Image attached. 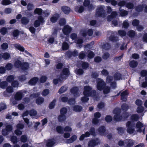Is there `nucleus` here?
<instances>
[{
	"mask_svg": "<svg viewBox=\"0 0 147 147\" xmlns=\"http://www.w3.org/2000/svg\"><path fill=\"white\" fill-rule=\"evenodd\" d=\"M131 121H129L126 123V127H127V131L128 134H132L135 131V123L134 121H138L139 119L138 116L137 114L132 115L131 117Z\"/></svg>",
	"mask_w": 147,
	"mask_h": 147,
	"instance_id": "f257e3e1",
	"label": "nucleus"
},
{
	"mask_svg": "<svg viewBox=\"0 0 147 147\" xmlns=\"http://www.w3.org/2000/svg\"><path fill=\"white\" fill-rule=\"evenodd\" d=\"M83 93L84 95H86L93 97H95L96 95V91L94 89L92 90L91 86L87 85L84 87Z\"/></svg>",
	"mask_w": 147,
	"mask_h": 147,
	"instance_id": "f03ea898",
	"label": "nucleus"
},
{
	"mask_svg": "<svg viewBox=\"0 0 147 147\" xmlns=\"http://www.w3.org/2000/svg\"><path fill=\"white\" fill-rule=\"evenodd\" d=\"M96 88L97 89L101 91L104 89V88L106 85V83L101 78H98L96 80Z\"/></svg>",
	"mask_w": 147,
	"mask_h": 147,
	"instance_id": "7ed1b4c3",
	"label": "nucleus"
},
{
	"mask_svg": "<svg viewBox=\"0 0 147 147\" xmlns=\"http://www.w3.org/2000/svg\"><path fill=\"white\" fill-rule=\"evenodd\" d=\"M105 12L104 7L100 5L97 8L95 13L96 17H104L105 16Z\"/></svg>",
	"mask_w": 147,
	"mask_h": 147,
	"instance_id": "20e7f679",
	"label": "nucleus"
},
{
	"mask_svg": "<svg viewBox=\"0 0 147 147\" xmlns=\"http://www.w3.org/2000/svg\"><path fill=\"white\" fill-rule=\"evenodd\" d=\"M78 52L77 50H74L73 51L68 50L66 51L65 53L66 56L69 58H71L72 57H76L78 55Z\"/></svg>",
	"mask_w": 147,
	"mask_h": 147,
	"instance_id": "39448f33",
	"label": "nucleus"
},
{
	"mask_svg": "<svg viewBox=\"0 0 147 147\" xmlns=\"http://www.w3.org/2000/svg\"><path fill=\"white\" fill-rule=\"evenodd\" d=\"M72 30V28L69 25H66L62 29V31L64 34L68 35Z\"/></svg>",
	"mask_w": 147,
	"mask_h": 147,
	"instance_id": "423d86ee",
	"label": "nucleus"
},
{
	"mask_svg": "<svg viewBox=\"0 0 147 147\" xmlns=\"http://www.w3.org/2000/svg\"><path fill=\"white\" fill-rule=\"evenodd\" d=\"M129 94V93L127 90H125L122 92L120 94L121 97V99L122 101L126 102L127 100V96Z\"/></svg>",
	"mask_w": 147,
	"mask_h": 147,
	"instance_id": "0eeeda50",
	"label": "nucleus"
},
{
	"mask_svg": "<svg viewBox=\"0 0 147 147\" xmlns=\"http://www.w3.org/2000/svg\"><path fill=\"white\" fill-rule=\"evenodd\" d=\"M79 89L77 86H74L70 89V92L74 96L76 97L79 96Z\"/></svg>",
	"mask_w": 147,
	"mask_h": 147,
	"instance_id": "6e6552de",
	"label": "nucleus"
},
{
	"mask_svg": "<svg viewBox=\"0 0 147 147\" xmlns=\"http://www.w3.org/2000/svg\"><path fill=\"white\" fill-rule=\"evenodd\" d=\"M55 144L54 138L48 139L46 142V145L47 147H52Z\"/></svg>",
	"mask_w": 147,
	"mask_h": 147,
	"instance_id": "1a4fd4ad",
	"label": "nucleus"
},
{
	"mask_svg": "<svg viewBox=\"0 0 147 147\" xmlns=\"http://www.w3.org/2000/svg\"><path fill=\"white\" fill-rule=\"evenodd\" d=\"M98 140L96 139H92L88 142V145L89 147H94L98 145Z\"/></svg>",
	"mask_w": 147,
	"mask_h": 147,
	"instance_id": "9d476101",
	"label": "nucleus"
},
{
	"mask_svg": "<svg viewBox=\"0 0 147 147\" xmlns=\"http://www.w3.org/2000/svg\"><path fill=\"white\" fill-rule=\"evenodd\" d=\"M70 73L69 70L67 68H65L63 69L61 73V78L63 79H64L62 77L63 75H65L66 76H68L70 75Z\"/></svg>",
	"mask_w": 147,
	"mask_h": 147,
	"instance_id": "9b49d317",
	"label": "nucleus"
},
{
	"mask_svg": "<svg viewBox=\"0 0 147 147\" xmlns=\"http://www.w3.org/2000/svg\"><path fill=\"white\" fill-rule=\"evenodd\" d=\"M144 126L143 124L140 121H138L136 123V127L137 129V131L139 133L142 132V128Z\"/></svg>",
	"mask_w": 147,
	"mask_h": 147,
	"instance_id": "f8f14e48",
	"label": "nucleus"
},
{
	"mask_svg": "<svg viewBox=\"0 0 147 147\" xmlns=\"http://www.w3.org/2000/svg\"><path fill=\"white\" fill-rule=\"evenodd\" d=\"M126 147H132L134 144L133 141L131 139H127L125 141Z\"/></svg>",
	"mask_w": 147,
	"mask_h": 147,
	"instance_id": "ddd939ff",
	"label": "nucleus"
},
{
	"mask_svg": "<svg viewBox=\"0 0 147 147\" xmlns=\"http://www.w3.org/2000/svg\"><path fill=\"white\" fill-rule=\"evenodd\" d=\"M61 9L64 13L66 14H68L70 12L71 10L69 7L66 6H62Z\"/></svg>",
	"mask_w": 147,
	"mask_h": 147,
	"instance_id": "4468645a",
	"label": "nucleus"
},
{
	"mask_svg": "<svg viewBox=\"0 0 147 147\" xmlns=\"http://www.w3.org/2000/svg\"><path fill=\"white\" fill-rule=\"evenodd\" d=\"M54 16H52L50 18V21L53 23H55L57 22L60 17L59 14L57 13H56L54 15Z\"/></svg>",
	"mask_w": 147,
	"mask_h": 147,
	"instance_id": "2eb2a0df",
	"label": "nucleus"
},
{
	"mask_svg": "<svg viewBox=\"0 0 147 147\" xmlns=\"http://www.w3.org/2000/svg\"><path fill=\"white\" fill-rule=\"evenodd\" d=\"M22 93L20 92H17L15 95L14 98L16 100L19 101L22 99Z\"/></svg>",
	"mask_w": 147,
	"mask_h": 147,
	"instance_id": "dca6fc26",
	"label": "nucleus"
},
{
	"mask_svg": "<svg viewBox=\"0 0 147 147\" xmlns=\"http://www.w3.org/2000/svg\"><path fill=\"white\" fill-rule=\"evenodd\" d=\"M38 78L37 77H34L31 79L29 81L28 83L29 84L31 85H35L38 82Z\"/></svg>",
	"mask_w": 147,
	"mask_h": 147,
	"instance_id": "f3484780",
	"label": "nucleus"
},
{
	"mask_svg": "<svg viewBox=\"0 0 147 147\" xmlns=\"http://www.w3.org/2000/svg\"><path fill=\"white\" fill-rule=\"evenodd\" d=\"M20 67L21 69L23 71L28 69L29 67V64L27 62H22Z\"/></svg>",
	"mask_w": 147,
	"mask_h": 147,
	"instance_id": "a211bd4d",
	"label": "nucleus"
},
{
	"mask_svg": "<svg viewBox=\"0 0 147 147\" xmlns=\"http://www.w3.org/2000/svg\"><path fill=\"white\" fill-rule=\"evenodd\" d=\"M144 6V4L139 5L136 7L135 8L136 11L138 12H142L143 10Z\"/></svg>",
	"mask_w": 147,
	"mask_h": 147,
	"instance_id": "6ab92c4d",
	"label": "nucleus"
},
{
	"mask_svg": "<svg viewBox=\"0 0 147 147\" xmlns=\"http://www.w3.org/2000/svg\"><path fill=\"white\" fill-rule=\"evenodd\" d=\"M109 39L110 41L113 42H117L118 40V37L115 36L114 35L111 34L109 37Z\"/></svg>",
	"mask_w": 147,
	"mask_h": 147,
	"instance_id": "aec40b11",
	"label": "nucleus"
},
{
	"mask_svg": "<svg viewBox=\"0 0 147 147\" xmlns=\"http://www.w3.org/2000/svg\"><path fill=\"white\" fill-rule=\"evenodd\" d=\"M123 119L122 116L120 114L115 115L113 117V120L115 121H119Z\"/></svg>",
	"mask_w": 147,
	"mask_h": 147,
	"instance_id": "412c9836",
	"label": "nucleus"
},
{
	"mask_svg": "<svg viewBox=\"0 0 147 147\" xmlns=\"http://www.w3.org/2000/svg\"><path fill=\"white\" fill-rule=\"evenodd\" d=\"M129 108L128 105L125 103H123L121 105V110L124 112H127Z\"/></svg>",
	"mask_w": 147,
	"mask_h": 147,
	"instance_id": "4be33fe9",
	"label": "nucleus"
},
{
	"mask_svg": "<svg viewBox=\"0 0 147 147\" xmlns=\"http://www.w3.org/2000/svg\"><path fill=\"white\" fill-rule=\"evenodd\" d=\"M77 138V136L76 135L72 136L69 139L67 140V142L68 143H71L75 141Z\"/></svg>",
	"mask_w": 147,
	"mask_h": 147,
	"instance_id": "5701e85b",
	"label": "nucleus"
},
{
	"mask_svg": "<svg viewBox=\"0 0 147 147\" xmlns=\"http://www.w3.org/2000/svg\"><path fill=\"white\" fill-rule=\"evenodd\" d=\"M114 79L115 80H119L122 79V74L116 72L113 75Z\"/></svg>",
	"mask_w": 147,
	"mask_h": 147,
	"instance_id": "b1692460",
	"label": "nucleus"
},
{
	"mask_svg": "<svg viewBox=\"0 0 147 147\" xmlns=\"http://www.w3.org/2000/svg\"><path fill=\"white\" fill-rule=\"evenodd\" d=\"M138 65V62L134 60L131 61L129 63V65L130 67L133 68L136 67Z\"/></svg>",
	"mask_w": 147,
	"mask_h": 147,
	"instance_id": "393cba45",
	"label": "nucleus"
},
{
	"mask_svg": "<svg viewBox=\"0 0 147 147\" xmlns=\"http://www.w3.org/2000/svg\"><path fill=\"white\" fill-rule=\"evenodd\" d=\"M127 35L130 38H134L136 35V33L133 30H131L128 31L127 33Z\"/></svg>",
	"mask_w": 147,
	"mask_h": 147,
	"instance_id": "a878e982",
	"label": "nucleus"
},
{
	"mask_svg": "<svg viewBox=\"0 0 147 147\" xmlns=\"http://www.w3.org/2000/svg\"><path fill=\"white\" fill-rule=\"evenodd\" d=\"M98 130L99 133L101 134H104L105 132L106 129L104 126H101L99 127Z\"/></svg>",
	"mask_w": 147,
	"mask_h": 147,
	"instance_id": "bb28decb",
	"label": "nucleus"
},
{
	"mask_svg": "<svg viewBox=\"0 0 147 147\" xmlns=\"http://www.w3.org/2000/svg\"><path fill=\"white\" fill-rule=\"evenodd\" d=\"M66 118L65 115L61 114L59 115L58 117V121L59 122H62L64 121Z\"/></svg>",
	"mask_w": 147,
	"mask_h": 147,
	"instance_id": "cd10ccee",
	"label": "nucleus"
},
{
	"mask_svg": "<svg viewBox=\"0 0 147 147\" xmlns=\"http://www.w3.org/2000/svg\"><path fill=\"white\" fill-rule=\"evenodd\" d=\"M56 101V99H54L50 103L49 106V108L50 109H52L54 108L55 106Z\"/></svg>",
	"mask_w": 147,
	"mask_h": 147,
	"instance_id": "c85d7f7f",
	"label": "nucleus"
},
{
	"mask_svg": "<svg viewBox=\"0 0 147 147\" xmlns=\"http://www.w3.org/2000/svg\"><path fill=\"white\" fill-rule=\"evenodd\" d=\"M21 21V23L24 25H26L29 22V20L28 18L25 17H22Z\"/></svg>",
	"mask_w": 147,
	"mask_h": 147,
	"instance_id": "c756f323",
	"label": "nucleus"
},
{
	"mask_svg": "<svg viewBox=\"0 0 147 147\" xmlns=\"http://www.w3.org/2000/svg\"><path fill=\"white\" fill-rule=\"evenodd\" d=\"M82 109V107L80 106L76 105L73 107V110L76 112H80Z\"/></svg>",
	"mask_w": 147,
	"mask_h": 147,
	"instance_id": "7c9ffc66",
	"label": "nucleus"
},
{
	"mask_svg": "<svg viewBox=\"0 0 147 147\" xmlns=\"http://www.w3.org/2000/svg\"><path fill=\"white\" fill-rule=\"evenodd\" d=\"M44 99L41 97H38L36 100V103L38 105H40L43 102Z\"/></svg>",
	"mask_w": 147,
	"mask_h": 147,
	"instance_id": "2f4dec72",
	"label": "nucleus"
},
{
	"mask_svg": "<svg viewBox=\"0 0 147 147\" xmlns=\"http://www.w3.org/2000/svg\"><path fill=\"white\" fill-rule=\"evenodd\" d=\"M84 9V7L83 6H81L80 7L77 6L75 8V10L78 11L79 13H82Z\"/></svg>",
	"mask_w": 147,
	"mask_h": 147,
	"instance_id": "473e14b6",
	"label": "nucleus"
},
{
	"mask_svg": "<svg viewBox=\"0 0 147 147\" xmlns=\"http://www.w3.org/2000/svg\"><path fill=\"white\" fill-rule=\"evenodd\" d=\"M15 47L16 48L20 51L24 52V48L19 44H16L15 45Z\"/></svg>",
	"mask_w": 147,
	"mask_h": 147,
	"instance_id": "72a5a7b5",
	"label": "nucleus"
},
{
	"mask_svg": "<svg viewBox=\"0 0 147 147\" xmlns=\"http://www.w3.org/2000/svg\"><path fill=\"white\" fill-rule=\"evenodd\" d=\"M14 76L13 75H9L6 78V82L9 83H11L14 81Z\"/></svg>",
	"mask_w": 147,
	"mask_h": 147,
	"instance_id": "f704fd0d",
	"label": "nucleus"
},
{
	"mask_svg": "<svg viewBox=\"0 0 147 147\" xmlns=\"http://www.w3.org/2000/svg\"><path fill=\"white\" fill-rule=\"evenodd\" d=\"M120 12V14L121 16H126L128 14V12L127 11L121 9V7H120L119 9Z\"/></svg>",
	"mask_w": 147,
	"mask_h": 147,
	"instance_id": "c9c22d12",
	"label": "nucleus"
},
{
	"mask_svg": "<svg viewBox=\"0 0 147 147\" xmlns=\"http://www.w3.org/2000/svg\"><path fill=\"white\" fill-rule=\"evenodd\" d=\"M62 48L63 50H66L68 49L69 45L67 42H64L62 44Z\"/></svg>",
	"mask_w": 147,
	"mask_h": 147,
	"instance_id": "e433bc0d",
	"label": "nucleus"
},
{
	"mask_svg": "<svg viewBox=\"0 0 147 147\" xmlns=\"http://www.w3.org/2000/svg\"><path fill=\"white\" fill-rule=\"evenodd\" d=\"M81 66L83 69H86L89 67V64L87 62L83 61L81 64Z\"/></svg>",
	"mask_w": 147,
	"mask_h": 147,
	"instance_id": "4c0bfd02",
	"label": "nucleus"
},
{
	"mask_svg": "<svg viewBox=\"0 0 147 147\" xmlns=\"http://www.w3.org/2000/svg\"><path fill=\"white\" fill-rule=\"evenodd\" d=\"M89 132L90 133V135L93 136H96V133L94 127H91L89 129Z\"/></svg>",
	"mask_w": 147,
	"mask_h": 147,
	"instance_id": "58836bf2",
	"label": "nucleus"
},
{
	"mask_svg": "<svg viewBox=\"0 0 147 147\" xmlns=\"http://www.w3.org/2000/svg\"><path fill=\"white\" fill-rule=\"evenodd\" d=\"M88 52L87 57L88 58L90 59H91L94 57L95 54L93 51L89 50L88 51Z\"/></svg>",
	"mask_w": 147,
	"mask_h": 147,
	"instance_id": "ea45409f",
	"label": "nucleus"
},
{
	"mask_svg": "<svg viewBox=\"0 0 147 147\" xmlns=\"http://www.w3.org/2000/svg\"><path fill=\"white\" fill-rule=\"evenodd\" d=\"M22 62L19 60H17L15 61L14 63V66L17 68H20Z\"/></svg>",
	"mask_w": 147,
	"mask_h": 147,
	"instance_id": "a19ab883",
	"label": "nucleus"
},
{
	"mask_svg": "<svg viewBox=\"0 0 147 147\" xmlns=\"http://www.w3.org/2000/svg\"><path fill=\"white\" fill-rule=\"evenodd\" d=\"M8 84L7 82L3 81L1 82L0 83V87L1 88L5 89L7 87Z\"/></svg>",
	"mask_w": 147,
	"mask_h": 147,
	"instance_id": "79ce46f5",
	"label": "nucleus"
},
{
	"mask_svg": "<svg viewBox=\"0 0 147 147\" xmlns=\"http://www.w3.org/2000/svg\"><path fill=\"white\" fill-rule=\"evenodd\" d=\"M2 58L5 60L8 59L10 57V54L7 52H5L2 55Z\"/></svg>",
	"mask_w": 147,
	"mask_h": 147,
	"instance_id": "37998d69",
	"label": "nucleus"
},
{
	"mask_svg": "<svg viewBox=\"0 0 147 147\" xmlns=\"http://www.w3.org/2000/svg\"><path fill=\"white\" fill-rule=\"evenodd\" d=\"M111 88L109 86H105V87L104 88L103 90V92L105 94H107L109 93L110 91Z\"/></svg>",
	"mask_w": 147,
	"mask_h": 147,
	"instance_id": "c03bdc74",
	"label": "nucleus"
},
{
	"mask_svg": "<svg viewBox=\"0 0 147 147\" xmlns=\"http://www.w3.org/2000/svg\"><path fill=\"white\" fill-rule=\"evenodd\" d=\"M67 111V108L65 107L62 108L60 111V114L64 115H65Z\"/></svg>",
	"mask_w": 147,
	"mask_h": 147,
	"instance_id": "a18cd8bd",
	"label": "nucleus"
},
{
	"mask_svg": "<svg viewBox=\"0 0 147 147\" xmlns=\"http://www.w3.org/2000/svg\"><path fill=\"white\" fill-rule=\"evenodd\" d=\"M111 47L110 44L108 43L104 44L102 46V48L105 50H109Z\"/></svg>",
	"mask_w": 147,
	"mask_h": 147,
	"instance_id": "49530a36",
	"label": "nucleus"
},
{
	"mask_svg": "<svg viewBox=\"0 0 147 147\" xmlns=\"http://www.w3.org/2000/svg\"><path fill=\"white\" fill-rule=\"evenodd\" d=\"M89 96H88L86 95H84V96H82L81 98V100L83 102H88L89 100Z\"/></svg>",
	"mask_w": 147,
	"mask_h": 147,
	"instance_id": "de8ad7c7",
	"label": "nucleus"
},
{
	"mask_svg": "<svg viewBox=\"0 0 147 147\" xmlns=\"http://www.w3.org/2000/svg\"><path fill=\"white\" fill-rule=\"evenodd\" d=\"M56 130L59 133H63L64 132L63 128L61 126H57L56 127Z\"/></svg>",
	"mask_w": 147,
	"mask_h": 147,
	"instance_id": "09e8293b",
	"label": "nucleus"
},
{
	"mask_svg": "<svg viewBox=\"0 0 147 147\" xmlns=\"http://www.w3.org/2000/svg\"><path fill=\"white\" fill-rule=\"evenodd\" d=\"M67 90V88L65 86H63L61 87L58 91V93L60 94H61L65 92Z\"/></svg>",
	"mask_w": 147,
	"mask_h": 147,
	"instance_id": "8fccbe9b",
	"label": "nucleus"
},
{
	"mask_svg": "<svg viewBox=\"0 0 147 147\" xmlns=\"http://www.w3.org/2000/svg\"><path fill=\"white\" fill-rule=\"evenodd\" d=\"M144 110V107L142 106H138L136 110L137 112L139 113H143Z\"/></svg>",
	"mask_w": 147,
	"mask_h": 147,
	"instance_id": "3c124183",
	"label": "nucleus"
},
{
	"mask_svg": "<svg viewBox=\"0 0 147 147\" xmlns=\"http://www.w3.org/2000/svg\"><path fill=\"white\" fill-rule=\"evenodd\" d=\"M11 140L13 144H16L18 142V138L16 136H13L11 138Z\"/></svg>",
	"mask_w": 147,
	"mask_h": 147,
	"instance_id": "603ef678",
	"label": "nucleus"
},
{
	"mask_svg": "<svg viewBox=\"0 0 147 147\" xmlns=\"http://www.w3.org/2000/svg\"><path fill=\"white\" fill-rule=\"evenodd\" d=\"M42 10L41 9L37 8L35 9L34 11V13L39 15H40L42 13Z\"/></svg>",
	"mask_w": 147,
	"mask_h": 147,
	"instance_id": "864d4df0",
	"label": "nucleus"
},
{
	"mask_svg": "<svg viewBox=\"0 0 147 147\" xmlns=\"http://www.w3.org/2000/svg\"><path fill=\"white\" fill-rule=\"evenodd\" d=\"M7 32V29L6 27H3L0 30V32L2 34L5 35Z\"/></svg>",
	"mask_w": 147,
	"mask_h": 147,
	"instance_id": "5fc2aeb1",
	"label": "nucleus"
},
{
	"mask_svg": "<svg viewBox=\"0 0 147 147\" xmlns=\"http://www.w3.org/2000/svg\"><path fill=\"white\" fill-rule=\"evenodd\" d=\"M118 133L120 135H122L124 133V129L123 127H118L117 129Z\"/></svg>",
	"mask_w": 147,
	"mask_h": 147,
	"instance_id": "6e6d98bb",
	"label": "nucleus"
},
{
	"mask_svg": "<svg viewBox=\"0 0 147 147\" xmlns=\"http://www.w3.org/2000/svg\"><path fill=\"white\" fill-rule=\"evenodd\" d=\"M112 119L113 118L110 115H107L105 118V121L107 123H109L111 122Z\"/></svg>",
	"mask_w": 147,
	"mask_h": 147,
	"instance_id": "4d7b16f0",
	"label": "nucleus"
},
{
	"mask_svg": "<svg viewBox=\"0 0 147 147\" xmlns=\"http://www.w3.org/2000/svg\"><path fill=\"white\" fill-rule=\"evenodd\" d=\"M118 32L119 34L121 36H125L126 34V32L125 30H119L118 31Z\"/></svg>",
	"mask_w": 147,
	"mask_h": 147,
	"instance_id": "13d9d810",
	"label": "nucleus"
},
{
	"mask_svg": "<svg viewBox=\"0 0 147 147\" xmlns=\"http://www.w3.org/2000/svg\"><path fill=\"white\" fill-rule=\"evenodd\" d=\"M13 65L10 63H7L5 66L6 69L7 70H10L13 68Z\"/></svg>",
	"mask_w": 147,
	"mask_h": 147,
	"instance_id": "bf43d9fd",
	"label": "nucleus"
},
{
	"mask_svg": "<svg viewBox=\"0 0 147 147\" xmlns=\"http://www.w3.org/2000/svg\"><path fill=\"white\" fill-rule=\"evenodd\" d=\"M6 91L7 92L10 93L13 92V87L11 86H7L6 89Z\"/></svg>",
	"mask_w": 147,
	"mask_h": 147,
	"instance_id": "052dcab7",
	"label": "nucleus"
},
{
	"mask_svg": "<svg viewBox=\"0 0 147 147\" xmlns=\"http://www.w3.org/2000/svg\"><path fill=\"white\" fill-rule=\"evenodd\" d=\"M121 115L122 116L123 119L124 120L127 119L129 116V114L128 113L125 112H123Z\"/></svg>",
	"mask_w": 147,
	"mask_h": 147,
	"instance_id": "680f3d73",
	"label": "nucleus"
},
{
	"mask_svg": "<svg viewBox=\"0 0 147 147\" xmlns=\"http://www.w3.org/2000/svg\"><path fill=\"white\" fill-rule=\"evenodd\" d=\"M18 80L21 82H22L26 80V78L25 75H22L19 76Z\"/></svg>",
	"mask_w": 147,
	"mask_h": 147,
	"instance_id": "e2e57ef3",
	"label": "nucleus"
},
{
	"mask_svg": "<svg viewBox=\"0 0 147 147\" xmlns=\"http://www.w3.org/2000/svg\"><path fill=\"white\" fill-rule=\"evenodd\" d=\"M27 140V138L26 135H22L20 138V140L22 142H26Z\"/></svg>",
	"mask_w": 147,
	"mask_h": 147,
	"instance_id": "0e129e2a",
	"label": "nucleus"
},
{
	"mask_svg": "<svg viewBox=\"0 0 147 147\" xmlns=\"http://www.w3.org/2000/svg\"><path fill=\"white\" fill-rule=\"evenodd\" d=\"M19 34V31L18 29L14 30L12 32V35L14 37H16L18 36Z\"/></svg>",
	"mask_w": 147,
	"mask_h": 147,
	"instance_id": "69168bd1",
	"label": "nucleus"
},
{
	"mask_svg": "<svg viewBox=\"0 0 147 147\" xmlns=\"http://www.w3.org/2000/svg\"><path fill=\"white\" fill-rule=\"evenodd\" d=\"M86 56V54L83 51H82L80 52L79 55V58L81 60L84 59Z\"/></svg>",
	"mask_w": 147,
	"mask_h": 147,
	"instance_id": "338daca9",
	"label": "nucleus"
},
{
	"mask_svg": "<svg viewBox=\"0 0 147 147\" xmlns=\"http://www.w3.org/2000/svg\"><path fill=\"white\" fill-rule=\"evenodd\" d=\"M126 7L129 9H133L134 7V4L131 2H128L126 4Z\"/></svg>",
	"mask_w": 147,
	"mask_h": 147,
	"instance_id": "774afa93",
	"label": "nucleus"
}]
</instances>
